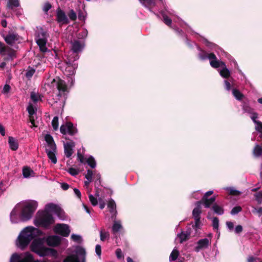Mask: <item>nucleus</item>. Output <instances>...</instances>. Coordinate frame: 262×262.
<instances>
[{"label": "nucleus", "instance_id": "nucleus-1", "mask_svg": "<svg viewBox=\"0 0 262 262\" xmlns=\"http://www.w3.org/2000/svg\"><path fill=\"white\" fill-rule=\"evenodd\" d=\"M42 234V232L32 226L25 228L19 233L16 242L17 246L21 250L25 249L33 240L30 245L31 250L40 257L47 256H56L57 251L48 248L45 245L44 238H37Z\"/></svg>", "mask_w": 262, "mask_h": 262}, {"label": "nucleus", "instance_id": "nucleus-2", "mask_svg": "<svg viewBox=\"0 0 262 262\" xmlns=\"http://www.w3.org/2000/svg\"><path fill=\"white\" fill-rule=\"evenodd\" d=\"M37 207L38 203L35 200H29L24 203L21 210L17 206H16L10 214L11 222L12 224H17L30 220Z\"/></svg>", "mask_w": 262, "mask_h": 262}, {"label": "nucleus", "instance_id": "nucleus-3", "mask_svg": "<svg viewBox=\"0 0 262 262\" xmlns=\"http://www.w3.org/2000/svg\"><path fill=\"white\" fill-rule=\"evenodd\" d=\"M185 41L188 46L190 48H192L193 46H196L198 50L200 51L198 56L201 60H205L208 59L210 61V64L212 68L215 69L221 68V69L218 70V71L222 77L228 78L230 76L231 72L227 68L225 63L222 61L217 60L214 54H208L205 51L201 50L194 42H191L186 37H185Z\"/></svg>", "mask_w": 262, "mask_h": 262}, {"label": "nucleus", "instance_id": "nucleus-4", "mask_svg": "<svg viewBox=\"0 0 262 262\" xmlns=\"http://www.w3.org/2000/svg\"><path fill=\"white\" fill-rule=\"evenodd\" d=\"M72 52L70 55H68L66 60V71L69 72V75L74 74L75 70L77 68V60L79 56L78 53L82 51L84 45L81 41L78 40H74L71 42Z\"/></svg>", "mask_w": 262, "mask_h": 262}, {"label": "nucleus", "instance_id": "nucleus-5", "mask_svg": "<svg viewBox=\"0 0 262 262\" xmlns=\"http://www.w3.org/2000/svg\"><path fill=\"white\" fill-rule=\"evenodd\" d=\"M54 93H56L57 98L54 99V102L57 103L58 101L61 99L62 102H65L67 95L68 93L67 86L64 80L57 78L54 79L51 82V85Z\"/></svg>", "mask_w": 262, "mask_h": 262}, {"label": "nucleus", "instance_id": "nucleus-6", "mask_svg": "<svg viewBox=\"0 0 262 262\" xmlns=\"http://www.w3.org/2000/svg\"><path fill=\"white\" fill-rule=\"evenodd\" d=\"M49 34L46 30L42 28L38 29L35 33V41L42 52H46L48 51L46 47Z\"/></svg>", "mask_w": 262, "mask_h": 262}, {"label": "nucleus", "instance_id": "nucleus-7", "mask_svg": "<svg viewBox=\"0 0 262 262\" xmlns=\"http://www.w3.org/2000/svg\"><path fill=\"white\" fill-rule=\"evenodd\" d=\"M36 221L41 226L48 228L54 223V220L51 213L39 210L37 213Z\"/></svg>", "mask_w": 262, "mask_h": 262}, {"label": "nucleus", "instance_id": "nucleus-8", "mask_svg": "<svg viewBox=\"0 0 262 262\" xmlns=\"http://www.w3.org/2000/svg\"><path fill=\"white\" fill-rule=\"evenodd\" d=\"M46 211L49 213L53 212L56 214L61 220H65V215L64 211L57 205L53 203H49L45 206Z\"/></svg>", "mask_w": 262, "mask_h": 262}, {"label": "nucleus", "instance_id": "nucleus-9", "mask_svg": "<svg viewBox=\"0 0 262 262\" xmlns=\"http://www.w3.org/2000/svg\"><path fill=\"white\" fill-rule=\"evenodd\" d=\"M60 131L64 135L68 134L71 136L75 135L78 132L77 128L70 122H67L65 124L61 125Z\"/></svg>", "mask_w": 262, "mask_h": 262}, {"label": "nucleus", "instance_id": "nucleus-10", "mask_svg": "<svg viewBox=\"0 0 262 262\" xmlns=\"http://www.w3.org/2000/svg\"><path fill=\"white\" fill-rule=\"evenodd\" d=\"M56 20L58 23L62 25H67L69 24V19L67 16L65 12L58 7L56 11Z\"/></svg>", "mask_w": 262, "mask_h": 262}, {"label": "nucleus", "instance_id": "nucleus-11", "mask_svg": "<svg viewBox=\"0 0 262 262\" xmlns=\"http://www.w3.org/2000/svg\"><path fill=\"white\" fill-rule=\"evenodd\" d=\"M55 232L62 236L68 237L70 233L69 226L64 224H57L55 227Z\"/></svg>", "mask_w": 262, "mask_h": 262}, {"label": "nucleus", "instance_id": "nucleus-12", "mask_svg": "<svg viewBox=\"0 0 262 262\" xmlns=\"http://www.w3.org/2000/svg\"><path fill=\"white\" fill-rule=\"evenodd\" d=\"M213 193V191L210 190L206 192L204 196H203L202 200V203H203L204 207L206 208H208L210 207L211 204H212L215 201V197L212 196L210 198L208 199V196L211 195Z\"/></svg>", "mask_w": 262, "mask_h": 262}, {"label": "nucleus", "instance_id": "nucleus-13", "mask_svg": "<svg viewBox=\"0 0 262 262\" xmlns=\"http://www.w3.org/2000/svg\"><path fill=\"white\" fill-rule=\"evenodd\" d=\"M27 110L29 115V122L31 123V125H30V127L32 128L37 127V126L35 124L34 117V115L36 113V109L34 108L32 104H29L28 106Z\"/></svg>", "mask_w": 262, "mask_h": 262}, {"label": "nucleus", "instance_id": "nucleus-14", "mask_svg": "<svg viewBox=\"0 0 262 262\" xmlns=\"http://www.w3.org/2000/svg\"><path fill=\"white\" fill-rule=\"evenodd\" d=\"M4 39L7 43L13 46L19 39V36L17 33H9L4 36Z\"/></svg>", "mask_w": 262, "mask_h": 262}, {"label": "nucleus", "instance_id": "nucleus-15", "mask_svg": "<svg viewBox=\"0 0 262 262\" xmlns=\"http://www.w3.org/2000/svg\"><path fill=\"white\" fill-rule=\"evenodd\" d=\"M61 238L58 235H52L48 237L46 242L49 246L56 247L59 245Z\"/></svg>", "mask_w": 262, "mask_h": 262}, {"label": "nucleus", "instance_id": "nucleus-16", "mask_svg": "<svg viewBox=\"0 0 262 262\" xmlns=\"http://www.w3.org/2000/svg\"><path fill=\"white\" fill-rule=\"evenodd\" d=\"M45 140L47 143L46 149L56 150V145L54 141L53 137L50 134H47L45 136Z\"/></svg>", "mask_w": 262, "mask_h": 262}, {"label": "nucleus", "instance_id": "nucleus-17", "mask_svg": "<svg viewBox=\"0 0 262 262\" xmlns=\"http://www.w3.org/2000/svg\"><path fill=\"white\" fill-rule=\"evenodd\" d=\"M75 146V143L73 141L67 142L64 143V152L67 158H70L73 152V148Z\"/></svg>", "mask_w": 262, "mask_h": 262}, {"label": "nucleus", "instance_id": "nucleus-18", "mask_svg": "<svg viewBox=\"0 0 262 262\" xmlns=\"http://www.w3.org/2000/svg\"><path fill=\"white\" fill-rule=\"evenodd\" d=\"M209 244V239L207 238L201 239L197 242V246L195 247L194 250L199 252L201 249L207 248Z\"/></svg>", "mask_w": 262, "mask_h": 262}, {"label": "nucleus", "instance_id": "nucleus-19", "mask_svg": "<svg viewBox=\"0 0 262 262\" xmlns=\"http://www.w3.org/2000/svg\"><path fill=\"white\" fill-rule=\"evenodd\" d=\"M202 203V201H198L195 203L196 206L192 211V216L194 220H200L201 219Z\"/></svg>", "mask_w": 262, "mask_h": 262}, {"label": "nucleus", "instance_id": "nucleus-20", "mask_svg": "<svg viewBox=\"0 0 262 262\" xmlns=\"http://www.w3.org/2000/svg\"><path fill=\"white\" fill-rule=\"evenodd\" d=\"M252 153L254 157L258 158L262 156V143L260 144L256 143L253 149Z\"/></svg>", "mask_w": 262, "mask_h": 262}, {"label": "nucleus", "instance_id": "nucleus-21", "mask_svg": "<svg viewBox=\"0 0 262 262\" xmlns=\"http://www.w3.org/2000/svg\"><path fill=\"white\" fill-rule=\"evenodd\" d=\"M107 207L110 209V211L112 216H116L117 213L116 205L114 200L111 199L107 204Z\"/></svg>", "mask_w": 262, "mask_h": 262}, {"label": "nucleus", "instance_id": "nucleus-22", "mask_svg": "<svg viewBox=\"0 0 262 262\" xmlns=\"http://www.w3.org/2000/svg\"><path fill=\"white\" fill-rule=\"evenodd\" d=\"M95 179V187L96 189V195L97 196H99V192L98 191L97 189L98 188L99 186L101 185V175L99 173H98L97 171H94V177Z\"/></svg>", "mask_w": 262, "mask_h": 262}, {"label": "nucleus", "instance_id": "nucleus-23", "mask_svg": "<svg viewBox=\"0 0 262 262\" xmlns=\"http://www.w3.org/2000/svg\"><path fill=\"white\" fill-rule=\"evenodd\" d=\"M242 109L245 113H248L249 114L254 112L253 108H252L249 103L248 100H244L242 102Z\"/></svg>", "mask_w": 262, "mask_h": 262}, {"label": "nucleus", "instance_id": "nucleus-24", "mask_svg": "<svg viewBox=\"0 0 262 262\" xmlns=\"http://www.w3.org/2000/svg\"><path fill=\"white\" fill-rule=\"evenodd\" d=\"M8 143L9 144L10 148L12 150H16L18 148V143L17 141L14 137H9L8 140Z\"/></svg>", "mask_w": 262, "mask_h": 262}, {"label": "nucleus", "instance_id": "nucleus-25", "mask_svg": "<svg viewBox=\"0 0 262 262\" xmlns=\"http://www.w3.org/2000/svg\"><path fill=\"white\" fill-rule=\"evenodd\" d=\"M23 175L25 178L34 177V171L29 167L25 166L23 168Z\"/></svg>", "mask_w": 262, "mask_h": 262}, {"label": "nucleus", "instance_id": "nucleus-26", "mask_svg": "<svg viewBox=\"0 0 262 262\" xmlns=\"http://www.w3.org/2000/svg\"><path fill=\"white\" fill-rule=\"evenodd\" d=\"M46 152L47 154L48 158L50 159L51 162L53 164H56L57 163V158L55 155L56 150H52L49 149H46Z\"/></svg>", "mask_w": 262, "mask_h": 262}, {"label": "nucleus", "instance_id": "nucleus-27", "mask_svg": "<svg viewBox=\"0 0 262 262\" xmlns=\"http://www.w3.org/2000/svg\"><path fill=\"white\" fill-rule=\"evenodd\" d=\"M255 128L258 135L256 140L258 142H260V139H262V122L260 121L256 124Z\"/></svg>", "mask_w": 262, "mask_h": 262}, {"label": "nucleus", "instance_id": "nucleus-28", "mask_svg": "<svg viewBox=\"0 0 262 262\" xmlns=\"http://www.w3.org/2000/svg\"><path fill=\"white\" fill-rule=\"evenodd\" d=\"M122 229V226L120 221H115L112 226V233L115 234Z\"/></svg>", "mask_w": 262, "mask_h": 262}, {"label": "nucleus", "instance_id": "nucleus-29", "mask_svg": "<svg viewBox=\"0 0 262 262\" xmlns=\"http://www.w3.org/2000/svg\"><path fill=\"white\" fill-rule=\"evenodd\" d=\"M139 1L142 5L147 8L150 12H153L152 9L149 8V6L151 5L155 6V0H139Z\"/></svg>", "mask_w": 262, "mask_h": 262}, {"label": "nucleus", "instance_id": "nucleus-30", "mask_svg": "<svg viewBox=\"0 0 262 262\" xmlns=\"http://www.w3.org/2000/svg\"><path fill=\"white\" fill-rule=\"evenodd\" d=\"M177 237L179 239L180 243H183L187 241L190 237L184 231H182L177 234Z\"/></svg>", "mask_w": 262, "mask_h": 262}, {"label": "nucleus", "instance_id": "nucleus-31", "mask_svg": "<svg viewBox=\"0 0 262 262\" xmlns=\"http://www.w3.org/2000/svg\"><path fill=\"white\" fill-rule=\"evenodd\" d=\"M195 223L194 224H192V227L193 228V230L194 231V234H198L199 230L201 229L202 226V223L200 220H194Z\"/></svg>", "mask_w": 262, "mask_h": 262}, {"label": "nucleus", "instance_id": "nucleus-32", "mask_svg": "<svg viewBox=\"0 0 262 262\" xmlns=\"http://www.w3.org/2000/svg\"><path fill=\"white\" fill-rule=\"evenodd\" d=\"M232 94L236 100L241 101L244 98V95L237 89H233L232 90Z\"/></svg>", "mask_w": 262, "mask_h": 262}, {"label": "nucleus", "instance_id": "nucleus-33", "mask_svg": "<svg viewBox=\"0 0 262 262\" xmlns=\"http://www.w3.org/2000/svg\"><path fill=\"white\" fill-rule=\"evenodd\" d=\"M212 209L214 212L218 215H222L224 214V211L223 208L216 204L213 205L212 207Z\"/></svg>", "mask_w": 262, "mask_h": 262}, {"label": "nucleus", "instance_id": "nucleus-34", "mask_svg": "<svg viewBox=\"0 0 262 262\" xmlns=\"http://www.w3.org/2000/svg\"><path fill=\"white\" fill-rule=\"evenodd\" d=\"M35 70L33 68L31 67H28L27 69L26 70L25 76L26 78L28 79H30L34 74L35 73Z\"/></svg>", "mask_w": 262, "mask_h": 262}, {"label": "nucleus", "instance_id": "nucleus-35", "mask_svg": "<svg viewBox=\"0 0 262 262\" xmlns=\"http://www.w3.org/2000/svg\"><path fill=\"white\" fill-rule=\"evenodd\" d=\"M179 255V251L175 248L173 249L172 251L169 256V261H172L176 260Z\"/></svg>", "mask_w": 262, "mask_h": 262}, {"label": "nucleus", "instance_id": "nucleus-36", "mask_svg": "<svg viewBox=\"0 0 262 262\" xmlns=\"http://www.w3.org/2000/svg\"><path fill=\"white\" fill-rule=\"evenodd\" d=\"M20 6L19 0H9L8 6L10 9H13L14 7H18Z\"/></svg>", "mask_w": 262, "mask_h": 262}, {"label": "nucleus", "instance_id": "nucleus-37", "mask_svg": "<svg viewBox=\"0 0 262 262\" xmlns=\"http://www.w3.org/2000/svg\"><path fill=\"white\" fill-rule=\"evenodd\" d=\"M86 162L92 168H94L96 167V162L93 156H91L89 157L86 159Z\"/></svg>", "mask_w": 262, "mask_h": 262}, {"label": "nucleus", "instance_id": "nucleus-38", "mask_svg": "<svg viewBox=\"0 0 262 262\" xmlns=\"http://www.w3.org/2000/svg\"><path fill=\"white\" fill-rule=\"evenodd\" d=\"M100 240L102 242H104L105 241L109 238L110 234L107 231H106L103 230H101L100 231Z\"/></svg>", "mask_w": 262, "mask_h": 262}, {"label": "nucleus", "instance_id": "nucleus-39", "mask_svg": "<svg viewBox=\"0 0 262 262\" xmlns=\"http://www.w3.org/2000/svg\"><path fill=\"white\" fill-rule=\"evenodd\" d=\"M189 237H194L196 236L198 234H194V231L193 230V228L192 227L191 225H189L187 226L186 230L184 231Z\"/></svg>", "mask_w": 262, "mask_h": 262}, {"label": "nucleus", "instance_id": "nucleus-40", "mask_svg": "<svg viewBox=\"0 0 262 262\" xmlns=\"http://www.w3.org/2000/svg\"><path fill=\"white\" fill-rule=\"evenodd\" d=\"M68 17L71 21H75L77 19L76 13L73 9H70L68 13Z\"/></svg>", "mask_w": 262, "mask_h": 262}, {"label": "nucleus", "instance_id": "nucleus-41", "mask_svg": "<svg viewBox=\"0 0 262 262\" xmlns=\"http://www.w3.org/2000/svg\"><path fill=\"white\" fill-rule=\"evenodd\" d=\"M30 98L33 102L36 103L40 99V97L35 92H32L30 94Z\"/></svg>", "mask_w": 262, "mask_h": 262}, {"label": "nucleus", "instance_id": "nucleus-42", "mask_svg": "<svg viewBox=\"0 0 262 262\" xmlns=\"http://www.w3.org/2000/svg\"><path fill=\"white\" fill-rule=\"evenodd\" d=\"M225 189L229 191L231 195H238L241 194V192L235 189L233 187H226Z\"/></svg>", "mask_w": 262, "mask_h": 262}, {"label": "nucleus", "instance_id": "nucleus-43", "mask_svg": "<svg viewBox=\"0 0 262 262\" xmlns=\"http://www.w3.org/2000/svg\"><path fill=\"white\" fill-rule=\"evenodd\" d=\"M162 16L163 17V21L167 26H170L171 24V19L169 18L164 12H161Z\"/></svg>", "mask_w": 262, "mask_h": 262}, {"label": "nucleus", "instance_id": "nucleus-44", "mask_svg": "<svg viewBox=\"0 0 262 262\" xmlns=\"http://www.w3.org/2000/svg\"><path fill=\"white\" fill-rule=\"evenodd\" d=\"M254 196L257 203L260 204L262 203V191L255 193Z\"/></svg>", "mask_w": 262, "mask_h": 262}, {"label": "nucleus", "instance_id": "nucleus-45", "mask_svg": "<svg viewBox=\"0 0 262 262\" xmlns=\"http://www.w3.org/2000/svg\"><path fill=\"white\" fill-rule=\"evenodd\" d=\"M52 125L55 130H57L58 128V117L55 116L52 121Z\"/></svg>", "mask_w": 262, "mask_h": 262}, {"label": "nucleus", "instance_id": "nucleus-46", "mask_svg": "<svg viewBox=\"0 0 262 262\" xmlns=\"http://www.w3.org/2000/svg\"><path fill=\"white\" fill-rule=\"evenodd\" d=\"M212 227L214 230H218L219 227V220L217 217H214L212 220Z\"/></svg>", "mask_w": 262, "mask_h": 262}, {"label": "nucleus", "instance_id": "nucleus-47", "mask_svg": "<svg viewBox=\"0 0 262 262\" xmlns=\"http://www.w3.org/2000/svg\"><path fill=\"white\" fill-rule=\"evenodd\" d=\"M203 41L205 43L206 46H207L208 48L211 49H214L216 50V49L217 48V46L212 42H209L208 40H207L206 39L204 38Z\"/></svg>", "mask_w": 262, "mask_h": 262}, {"label": "nucleus", "instance_id": "nucleus-48", "mask_svg": "<svg viewBox=\"0 0 262 262\" xmlns=\"http://www.w3.org/2000/svg\"><path fill=\"white\" fill-rule=\"evenodd\" d=\"M89 200L92 205L95 206L98 204V200L96 197L90 194L89 195Z\"/></svg>", "mask_w": 262, "mask_h": 262}, {"label": "nucleus", "instance_id": "nucleus-49", "mask_svg": "<svg viewBox=\"0 0 262 262\" xmlns=\"http://www.w3.org/2000/svg\"><path fill=\"white\" fill-rule=\"evenodd\" d=\"M71 238L73 241L77 243H80L82 241L81 236L75 234H72L71 235Z\"/></svg>", "mask_w": 262, "mask_h": 262}, {"label": "nucleus", "instance_id": "nucleus-50", "mask_svg": "<svg viewBox=\"0 0 262 262\" xmlns=\"http://www.w3.org/2000/svg\"><path fill=\"white\" fill-rule=\"evenodd\" d=\"M93 176L94 177V172H93V171L91 169H88L86 171V173L84 176L85 178L88 180H92Z\"/></svg>", "mask_w": 262, "mask_h": 262}, {"label": "nucleus", "instance_id": "nucleus-51", "mask_svg": "<svg viewBox=\"0 0 262 262\" xmlns=\"http://www.w3.org/2000/svg\"><path fill=\"white\" fill-rule=\"evenodd\" d=\"M242 211V208L240 206H235L232 208L231 211V214L232 215H236L238 214Z\"/></svg>", "mask_w": 262, "mask_h": 262}, {"label": "nucleus", "instance_id": "nucleus-52", "mask_svg": "<svg viewBox=\"0 0 262 262\" xmlns=\"http://www.w3.org/2000/svg\"><path fill=\"white\" fill-rule=\"evenodd\" d=\"M250 118L254 123L255 125L258 123V122H260L259 121L256 120V119L258 118V114L257 113L254 112L253 113L250 114Z\"/></svg>", "mask_w": 262, "mask_h": 262}, {"label": "nucleus", "instance_id": "nucleus-53", "mask_svg": "<svg viewBox=\"0 0 262 262\" xmlns=\"http://www.w3.org/2000/svg\"><path fill=\"white\" fill-rule=\"evenodd\" d=\"M52 8V5L50 3L46 2L42 8V10L44 12L47 13L49 10Z\"/></svg>", "mask_w": 262, "mask_h": 262}, {"label": "nucleus", "instance_id": "nucleus-54", "mask_svg": "<svg viewBox=\"0 0 262 262\" xmlns=\"http://www.w3.org/2000/svg\"><path fill=\"white\" fill-rule=\"evenodd\" d=\"M68 172L73 176H75L78 174V170L74 168L71 167L68 169Z\"/></svg>", "mask_w": 262, "mask_h": 262}, {"label": "nucleus", "instance_id": "nucleus-55", "mask_svg": "<svg viewBox=\"0 0 262 262\" xmlns=\"http://www.w3.org/2000/svg\"><path fill=\"white\" fill-rule=\"evenodd\" d=\"M11 90V86L10 85L6 84L3 88L2 93L4 94H7L9 93Z\"/></svg>", "mask_w": 262, "mask_h": 262}, {"label": "nucleus", "instance_id": "nucleus-56", "mask_svg": "<svg viewBox=\"0 0 262 262\" xmlns=\"http://www.w3.org/2000/svg\"><path fill=\"white\" fill-rule=\"evenodd\" d=\"M224 82L225 83V89L228 91H230L231 90V85L230 83L227 80H225Z\"/></svg>", "mask_w": 262, "mask_h": 262}, {"label": "nucleus", "instance_id": "nucleus-57", "mask_svg": "<svg viewBox=\"0 0 262 262\" xmlns=\"http://www.w3.org/2000/svg\"><path fill=\"white\" fill-rule=\"evenodd\" d=\"M95 252L97 255L100 257L101 254V246L100 245H97L96 246Z\"/></svg>", "mask_w": 262, "mask_h": 262}, {"label": "nucleus", "instance_id": "nucleus-58", "mask_svg": "<svg viewBox=\"0 0 262 262\" xmlns=\"http://www.w3.org/2000/svg\"><path fill=\"white\" fill-rule=\"evenodd\" d=\"M176 33L181 36H185V33L181 30L177 28V27L173 28Z\"/></svg>", "mask_w": 262, "mask_h": 262}, {"label": "nucleus", "instance_id": "nucleus-59", "mask_svg": "<svg viewBox=\"0 0 262 262\" xmlns=\"http://www.w3.org/2000/svg\"><path fill=\"white\" fill-rule=\"evenodd\" d=\"M116 255L118 259H120L122 257V252L120 249H117L115 252Z\"/></svg>", "mask_w": 262, "mask_h": 262}, {"label": "nucleus", "instance_id": "nucleus-60", "mask_svg": "<svg viewBox=\"0 0 262 262\" xmlns=\"http://www.w3.org/2000/svg\"><path fill=\"white\" fill-rule=\"evenodd\" d=\"M243 231V227L241 225H237L235 228V233L236 234H239Z\"/></svg>", "mask_w": 262, "mask_h": 262}, {"label": "nucleus", "instance_id": "nucleus-61", "mask_svg": "<svg viewBox=\"0 0 262 262\" xmlns=\"http://www.w3.org/2000/svg\"><path fill=\"white\" fill-rule=\"evenodd\" d=\"M226 224L229 230H232L233 229L234 224L232 222L228 221Z\"/></svg>", "mask_w": 262, "mask_h": 262}, {"label": "nucleus", "instance_id": "nucleus-62", "mask_svg": "<svg viewBox=\"0 0 262 262\" xmlns=\"http://www.w3.org/2000/svg\"><path fill=\"white\" fill-rule=\"evenodd\" d=\"M6 52V48L4 43L0 42V53L3 54Z\"/></svg>", "mask_w": 262, "mask_h": 262}, {"label": "nucleus", "instance_id": "nucleus-63", "mask_svg": "<svg viewBox=\"0 0 262 262\" xmlns=\"http://www.w3.org/2000/svg\"><path fill=\"white\" fill-rule=\"evenodd\" d=\"M88 35V31L86 30H83L81 33L79 34V35L81 38H85Z\"/></svg>", "mask_w": 262, "mask_h": 262}, {"label": "nucleus", "instance_id": "nucleus-64", "mask_svg": "<svg viewBox=\"0 0 262 262\" xmlns=\"http://www.w3.org/2000/svg\"><path fill=\"white\" fill-rule=\"evenodd\" d=\"M61 187L63 190H66L69 188V185L66 183H61Z\"/></svg>", "mask_w": 262, "mask_h": 262}]
</instances>
